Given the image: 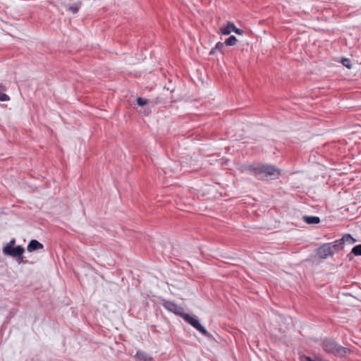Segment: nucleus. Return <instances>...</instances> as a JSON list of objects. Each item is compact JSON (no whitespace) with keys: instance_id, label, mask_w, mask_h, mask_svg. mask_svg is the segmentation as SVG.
Masks as SVG:
<instances>
[{"instance_id":"f257e3e1","label":"nucleus","mask_w":361,"mask_h":361,"mask_svg":"<svg viewBox=\"0 0 361 361\" xmlns=\"http://www.w3.org/2000/svg\"><path fill=\"white\" fill-rule=\"evenodd\" d=\"M250 173L259 180H275L281 175V169L268 164L250 165Z\"/></svg>"},{"instance_id":"f03ea898","label":"nucleus","mask_w":361,"mask_h":361,"mask_svg":"<svg viewBox=\"0 0 361 361\" xmlns=\"http://www.w3.org/2000/svg\"><path fill=\"white\" fill-rule=\"evenodd\" d=\"M320 345L325 353L333 355L335 357H343L351 352L349 348L341 345L334 339L331 338L321 339Z\"/></svg>"},{"instance_id":"7ed1b4c3","label":"nucleus","mask_w":361,"mask_h":361,"mask_svg":"<svg viewBox=\"0 0 361 361\" xmlns=\"http://www.w3.org/2000/svg\"><path fill=\"white\" fill-rule=\"evenodd\" d=\"M182 317L185 322L189 323L195 329L201 332L204 336L209 339H214L213 336L205 329L203 326L201 325L197 317L190 316L189 314L186 313H183Z\"/></svg>"},{"instance_id":"20e7f679","label":"nucleus","mask_w":361,"mask_h":361,"mask_svg":"<svg viewBox=\"0 0 361 361\" xmlns=\"http://www.w3.org/2000/svg\"><path fill=\"white\" fill-rule=\"evenodd\" d=\"M24 251V248L20 245L16 247L4 246L3 248V252L4 255L18 257V262L19 264L23 262V253Z\"/></svg>"},{"instance_id":"39448f33","label":"nucleus","mask_w":361,"mask_h":361,"mask_svg":"<svg viewBox=\"0 0 361 361\" xmlns=\"http://www.w3.org/2000/svg\"><path fill=\"white\" fill-rule=\"evenodd\" d=\"M162 305L169 311L182 317L183 314V308L177 305L174 302L168 300H163Z\"/></svg>"},{"instance_id":"423d86ee","label":"nucleus","mask_w":361,"mask_h":361,"mask_svg":"<svg viewBox=\"0 0 361 361\" xmlns=\"http://www.w3.org/2000/svg\"><path fill=\"white\" fill-rule=\"evenodd\" d=\"M330 245L324 243L317 249V254L320 259H326L328 257L334 255Z\"/></svg>"},{"instance_id":"0eeeda50","label":"nucleus","mask_w":361,"mask_h":361,"mask_svg":"<svg viewBox=\"0 0 361 361\" xmlns=\"http://www.w3.org/2000/svg\"><path fill=\"white\" fill-rule=\"evenodd\" d=\"M42 248L43 245L38 242L37 240H30L27 247V251L30 252L38 250H41Z\"/></svg>"},{"instance_id":"6e6552de","label":"nucleus","mask_w":361,"mask_h":361,"mask_svg":"<svg viewBox=\"0 0 361 361\" xmlns=\"http://www.w3.org/2000/svg\"><path fill=\"white\" fill-rule=\"evenodd\" d=\"M235 26V25L233 23L228 22L226 26L220 28V33L224 35H228L231 34V32H233Z\"/></svg>"},{"instance_id":"1a4fd4ad","label":"nucleus","mask_w":361,"mask_h":361,"mask_svg":"<svg viewBox=\"0 0 361 361\" xmlns=\"http://www.w3.org/2000/svg\"><path fill=\"white\" fill-rule=\"evenodd\" d=\"M329 244H331V245H330V247H331V250H332L334 254L335 252H338L339 250H343V247H344L342 241H340V239L337 240H335V241H334L332 243H329Z\"/></svg>"},{"instance_id":"9d476101","label":"nucleus","mask_w":361,"mask_h":361,"mask_svg":"<svg viewBox=\"0 0 361 361\" xmlns=\"http://www.w3.org/2000/svg\"><path fill=\"white\" fill-rule=\"evenodd\" d=\"M303 221L307 224H317L320 222V219L315 216H304Z\"/></svg>"},{"instance_id":"9b49d317","label":"nucleus","mask_w":361,"mask_h":361,"mask_svg":"<svg viewBox=\"0 0 361 361\" xmlns=\"http://www.w3.org/2000/svg\"><path fill=\"white\" fill-rule=\"evenodd\" d=\"M340 241H342L343 245L345 243L348 245H353L356 242V240L353 238L350 234L347 233L343 235V237L340 239Z\"/></svg>"},{"instance_id":"f8f14e48","label":"nucleus","mask_w":361,"mask_h":361,"mask_svg":"<svg viewBox=\"0 0 361 361\" xmlns=\"http://www.w3.org/2000/svg\"><path fill=\"white\" fill-rule=\"evenodd\" d=\"M135 358L137 361H151L152 358L146 353L142 351H137L135 355Z\"/></svg>"},{"instance_id":"ddd939ff","label":"nucleus","mask_w":361,"mask_h":361,"mask_svg":"<svg viewBox=\"0 0 361 361\" xmlns=\"http://www.w3.org/2000/svg\"><path fill=\"white\" fill-rule=\"evenodd\" d=\"M81 4H82V3L80 1H79V2L75 3L72 5H66V8L68 11L72 12L73 13H76L78 12V11L81 6Z\"/></svg>"},{"instance_id":"4468645a","label":"nucleus","mask_w":361,"mask_h":361,"mask_svg":"<svg viewBox=\"0 0 361 361\" xmlns=\"http://www.w3.org/2000/svg\"><path fill=\"white\" fill-rule=\"evenodd\" d=\"M351 255H354L355 256H361V244L355 245L351 250V252L347 255L350 259H351Z\"/></svg>"},{"instance_id":"2eb2a0df","label":"nucleus","mask_w":361,"mask_h":361,"mask_svg":"<svg viewBox=\"0 0 361 361\" xmlns=\"http://www.w3.org/2000/svg\"><path fill=\"white\" fill-rule=\"evenodd\" d=\"M237 42V39L235 36H231L226 39L224 44L227 46H233Z\"/></svg>"},{"instance_id":"dca6fc26","label":"nucleus","mask_w":361,"mask_h":361,"mask_svg":"<svg viewBox=\"0 0 361 361\" xmlns=\"http://www.w3.org/2000/svg\"><path fill=\"white\" fill-rule=\"evenodd\" d=\"M341 63L348 68H350L352 66L350 60L346 58H343L341 59Z\"/></svg>"},{"instance_id":"f3484780","label":"nucleus","mask_w":361,"mask_h":361,"mask_svg":"<svg viewBox=\"0 0 361 361\" xmlns=\"http://www.w3.org/2000/svg\"><path fill=\"white\" fill-rule=\"evenodd\" d=\"M224 43L218 42L216 44L215 47L211 50L210 54H214L216 50H221L224 47Z\"/></svg>"},{"instance_id":"a211bd4d","label":"nucleus","mask_w":361,"mask_h":361,"mask_svg":"<svg viewBox=\"0 0 361 361\" xmlns=\"http://www.w3.org/2000/svg\"><path fill=\"white\" fill-rule=\"evenodd\" d=\"M148 102V100L142 97H137V104L140 106H143L145 104H147Z\"/></svg>"},{"instance_id":"6ab92c4d","label":"nucleus","mask_w":361,"mask_h":361,"mask_svg":"<svg viewBox=\"0 0 361 361\" xmlns=\"http://www.w3.org/2000/svg\"><path fill=\"white\" fill-rule=\"evenodd\" d=\"M10 99V97L4 93H0V101L1 102H7Z\"/></svg>"},{"instance_id":"aec40b11","label":"nucleus","mask_w":361,"mask_h":361,"mask_svg":"<svg viewBox=\"0 0 361 361\" xmlns=\"http://www.w3.org/2000/svg\"><path fill=\"white\" fill-rule=\"evenodd\" d=\"M302 361H320V360H319V359H312V357H310L309 356H305V355L303 357Z\"/></svg>"},{"instance_id":"412c9836","label":"nucleus","mask_w":361,"mask_h":361,"mask_svg":"<svg viewBox=\"0 0 361 361\" xmlns=\"http://www.w3.org/2000/svg\"><path fill=\"white\" fill-rule=\"evenodd\" d=\"M233 32H235L238 35H242L243 33V31L235 26V28L233 30Z\"/></svg>"},{"instance_id":"4be33fe9","label":"nucleus","mask_w":361,"mask_h":361,"mask_svg":"<svg viewBox=\"0 0 361 361\" xmlns=\"http://www.w3.org/2000/svg\"><path fill=\"white\" fill-rule=\"evenodd\" d=\"M16 240L13 238L10 240L9 243H8L6 246L15 247Z\"/></svg>"},{"instance_id":"5701e85b","label":"nucleus","mask_w":361,"mask_h":361,"mask_svg":"<svg viewBox=\"0 0 361 361\" xmlns=\"http://www.w3.org/2000/svg\"><path fill=\"white\" fill-rule=\"evenodd\" d=\"M158 103H159V102H158V101H155V102H154V104H158Z\"/></svg>"}]
</instances>
